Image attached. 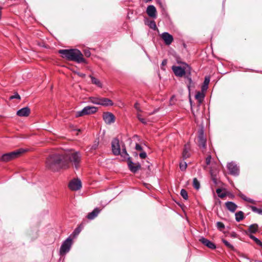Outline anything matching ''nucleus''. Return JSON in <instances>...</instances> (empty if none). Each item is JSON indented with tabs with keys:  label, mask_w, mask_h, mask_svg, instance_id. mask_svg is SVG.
Returning a JSON list of instances; mask_svg holds the SVG:
<instances>
[{
	"label": "nucleus",
	"mask_w": 262,
	"mask_h": 262,
	"mask_svg": "<svg viewBox=\"0 0 262 262\" xmlns=\"http://www.w3.org/2000/svg\"><path fill=\"white\" fill-rule=\"evenodd\" d=\"M198 146L203 149H206V139L204 136V133L203 130H201L199 134L198 137Z\"/></svg>",
	"instance_id": "obj_9"
},
{
	"label": "nucleus",
	"mask_w": 262,
	"mask_h": 262,
	"mask_svg": "<svg viewBox=\"0 0 262 262\" xmlns=\"http://www.w3.org/2000/svg\"><path fill=\"white\" fill-rule=\"evenodd\" d=\"M127 165L129 170L133 173L137 172L141 167L139 163H134L131 158H128Z\"/></svg>",
	"instance_id": "obj_8"
},
{
	"label": "nucleus",
	"mask_w": 262,
	"mask_h": 262,
	"mask_svg": "<svg viewBox=\"0 0 262 262\" xmlns=\"http://www.w3.org/2000/svg\"><path fill=\"white\" fill-rule=\"evenodd\" d=\"M100 105L105 106H112L113 105V102L111 99L108 98H101Z\"/></svg>",
	"instance_id": "obj_20"
},
{
	"label": "nucleus",
	"mask_w": 262,
	"mask_h": 262,
	"mask_svg": "<svg viewBox=\"0 0 262 262\" xmlns=\"http://www.w3.org/2000/svg\"><path fill=\"white\" fill-rule=\"evenodd\" d=\"M84 54H85V56H86V57H90V55H91V53L90 51H85L84 52Z\"/></svg>",
	"instance_id": "obj_48"
},
{
	"label": "nucleus",
	"mask_w": 262,
	"mask_h": 262,
	"mask_svg": "<svg viewBox=\"0 0 262 262\" xmlns=\"http://www.w3.org/2000/svg\"><path fill=\"white\" fill-rule=\"evenodd\" d=\"M81 161V155L79 151L57 152L51 155L47 159L46 167L53 171L68 169L71 166L77 169Z\"/></svg>",
	"instance_id": "obj_1"
},
{
	"label": "nucleus",
	"mask_w": 262,
	"mask_h": 262,
	"mask_svg": "<svg viewBox=\"0 0 262 262\" xmlns=\"http://www.w3.org/2000/svg\"><path fill=\"white\" fill-rule=\"evenodd\" d=\"M81 229L80 228V227H78V228H77L73 232V234L74 235H78L81 231Z\"/></svg>",
	"instance_id": "obj_39"
},
{
	"label": "nucleus",
	"mask_w": 262,
	"mask_h": 262,
	"mask_svg": "<svg viewBox=\"0 0 262 262\" xmlns=\"http://www.w3.org/2000/svg\"><path fill=\"white\" fill-rule=\"evenodd\" d=\"M81 186V181L79 179H74L71 181L69 184L70 189L75 191L80 189Z\"/></svg>",
	"instance_id": "obj_10"
},
{
	"label": "nucleus",
	"mask_w": 262,
	"mask_h": 262,
	"mask_svg": "<svg viewBox=\"0 0 262 262\" xmlns=\"http://www.w3.org/2000/svg\"><path fill=\"white\" fill-rule=\"evenodd\" d=\"M235 220L237 222H239L243 220L244 218V213L242 211L236 212L235 214Z\"/></svg>",
	"instance_id": "obj_23"
},
{
	"label": "nucleus",
	"mask_w": 262,
	"mask_h": 262,
	"mask_svg": "<svg viewBox=\"0 0 262 262\" xmlns=\"http://www.w3.org/2000/svg\"><path fill=\"white\" fill-rule=\"evenodd\" d=\"M211 160V156L210 155L208 156L206 159V165H208L210 164Z\"/></svg>",
	"instance_id": "obj_40"
},
{
	"label": "nucleus",
	"mask_w": 262,
	"mask_h": 262,
	"mask_svg": "<svg viewBox=\"0 0 262 262\" xmlns=\"http://www.w3.org/2000/svg\"><path fill=\"white\" fill-rule=\"evenodd\" d=\"M97 108L95 106H87L84 107L81 111L76 112L75 117L78 118L86 115L95 113L97 112Z\"/></svg>",
	"instance_id": "obj_5"
},
{
	"label": "nucleus",
	"mask_w": 262,
	"mask_h": 262,
	"mask_svg": "<svg viewBox=\"0 0 262 262\" xmlns=\"http://www.w3.org/2000/svg\"><path fill=\"white\" fill-rule=\"evenodd\" d=\"M216 227L217 229H219L220 230H222L223 229L225 228V225L224 224L221 222H217L216 223Z\"/></svg>",
	"instance_id": "obj_36"
},
{
	"label": "nucleus",
	"mask_w": 262,
	"mask_h": 262,
	"mask_svg": "<svg viewBox=\"0 0 262 262\" xmlns=\"http://www.w3.org/2000/svg\"><path fill=\"white\" fill-rule=\"evenodd\" d=\"M239 196L240 197L243 199L244 200L247 201V200L248 199V198H247L245 195L243 194H239Z\"/></svg>",
	"instance_id": "obj_46"
},
{
	"label": "nucleus",
	"mask_w": 262,
	"mask_h": 262,
	"mask_svg": "<svg viewBox=\"0 0 262 262\" xmlns=\"http://www.w3.org/2000/svg\"><path fill=\"white\" fill-rule=\"evenodd\" d=\"M180 194L184 199H185L186 200H187L188 199V194H187V192L186 191V190H185L184 189H182L181 190Z\"/></svg>",
	"instance_id": "obj_30"
},
{
	"label": "nucleus",
	"mask_w": 262,
	"mask_h": 262,
	"mask_svg": "<svg viewBox=\"0 0 262 262\" xmlns=\"http://www.w3.org/2000/svg\"><path fill=\"white\" fill-rule=\"evenodd\" d=\"M30 114V109L28 107H25L19 110L16 114L19 117H27Z\"/></svg>",
	"instance_id": "obj_16"
},
{
	"label": "nucleus",
	"mask_w": 262,
	"mask_h": 262,
	"mask_svg": "<svg viewBox=\"0 0 262 262\" xmlns=\"http://www.w3.org/2000/svg\"><path fill=\"white\" fill-rule=\"evenodd\" d=\"M222 242L228 248L232 250L234 249V247L231 244H230L227 241L223 239Z\"/></svg>",
	"instance_id": "obj_32"
},
{
	"label": "nucleus",
	"mask_w": 262,
	"mask_h": 262,
	"mask_svg": "<svg viewBox=\"0 0 262 262\" xmlns=\"http://www.w3.org/2000/svg\"><path fill=\"white\" fill-rule=\"evenodd\" d=\"M250 208L253 212L257 213L259 214H262V209L257 208V207L253 206H250Z\"/></svg>",
	"instance_id": "obj_27"
},
{
	"label": "nucleus",
	"mask_w": 262,
	"mask_h": 262,
	"mask_svg": "<svg viewBox=\"0 0 262 262\" xmlns=\"http://www.w3.org/2000/svg\"><path fill=\"white\" fill-rule=\"evenodd\" d=\"M101 98L92 97L91 98V102L93 104L100 105Z\"/></svg>",
	"instance_id": "obj_26"
},
{
	"label": "nucleus",
	"mask_w": 262,
	"mask_h": 262,
	"mask_svg": "<svg viewBox=\"0 0 262 262\" xmlns=\"http://www.w3.org/2000/svg\"><path fill=\"white\" fill-rule=\"evenodd\" d=\"M172 70L174 75L178 77H185L187 78L189 82H191V79L190 77L191 73V68L186 63H183L181 66H173L172 67Z\"/></svg>",
	"instance_id": "obj_3"
},
{
	"label": "nucleus",
	"mask_w": 262,
	"mask_h": 262,
	"mask_svg": "<svg viewBox=\"0 0 262 262\" xmlns=\"http://www.w3.org/2000/svg\"><path fill=\"white\" fill-rule=\"evenodd\" d=\"M26 151L27 150L24 148H19L13 151L3 155L0 160L3 162H8L19 157Z\"/></svg>",
	"instance_id": "obj_4"
},
{
	"label": "nucleus",
	"mask_w": 262,
	"mask_h": 262,
	"mask_svg": "<svg viewBox=\"0 0 262 262\" xmlns=\"http://www.w3.org/2000/svg\"><path fill=\"white\" fill-rule=\"evenodd\" d=\"M190 145L187 143L184 145L182 152V157L184 159H186L190 157Z\"/></svg>",
	"instance_id": "obj_18"
},
{
	"label": "nucleus",
	"mask_w": 262,
	"mask_h": 262,
	"mask_svg": "<svg viewBox=\"0 0 262 262\" xmlns=\"http://www.w3.org/2000/svg\"><path fill=\"white\" fill-rule=\"evenodd\" d=\"M148 26L154 30L157 29L156 23L154 20H150L148 23Z\"/></svg>",
	"instance_id": "obj_31"
},
{
	"label": "nucleus",
	"mask_w": 262,
	"mask_h": 262,
	"mask_svg": "<svg viewBox=\"0 0 262 262\" xmlns=\"http://www.w3.org/2000/svg\"><path fill=\"white\" fill-rule=\"evenodd\" d=\"M112 152L115 155H119L120 154V145L119 139L115 138L112 142Z\"/></svg>",
	"instance_id": "obj_7"
},
{
	"label": "nucleus",
	"mask_w": 262,
	"mask_h": 262,
	"mask_svg": "<svg viewBox=\"0 0 262 262\" xmlns=\"http://www.w3.org/2000/svg\"><path fill=\"white\" fill-rule=\"evenodd\" d=\"M187 167V164L186 162H183L180 163V168L182 171H184L186 170Z\"/></svg>",
	"instance_id": "obj_34"
},
{
	"label": "nucleus",
	"mask_w": 262,
	"mask_h": 262,
	"mask_svg": "<svg viewBox=\"0 0 262 262\" xmlns=\"http://www.w3.org/2000/svg\"><path fill=\"white\" fill-rule=\"evenodd\" d=\"M225 206L227 209L231 212H234L237 208V206L234 203L228 201L225 203Z\"/></svg>",
	"instance_id": "obj_17"
},
{
	"label": "nucleus",
	"mask_w": 262,
	"mask_h": 262,
	"mask_svg": "<svg viewBox=\"0 0 262 262\" xmlns=\"http://www.w3.org/2000/svg\"><path fill=\"white\" fill-rule=\"evenodd\" d=\"M73 243L72 239L70 236L64 241L60 248V253L61 255L65 254L68 253L72 246Z\"/></svg>",
	"instance_id": "obj_6"
},
{
	"label": "nucleus",
	"mask_w": 262,
	"mask_h": 262,
	"mask_svg": "<svg viewBox=\"0 0 262 262\" xmlns=\"http://www.w3.org/2000/svg\"><path fill=\"white\" fill-rule=\"evenodd\" d=\"M232 237H236V234L235 233H233L231 234Z\"/></svg>",
	"instance_id": "obj_52"
},
{
	"label": "nucleus",
	"mask_w": 262,
	"mask_h": 262,
	"mask_svg": "<svg viewBox=\"0 0 262 262\" xmlns=\"http://www.w3.org/2000/svg\"><path fill=\"white\" fill-rule=\"evenodd\" d=\"M103 119L106 124H110L115 121V116L111 113L106 112L103 114Z\"/></svg>",
	"instance_id": "obj_12"
},
{
	"label": "nucleus",
	"mask_w": 262,
	"mask_h": 262,
	"mask_svg": "<svg viewBox=\"0 0 262 262\" xmlns=\"http://www.w3.org/2000/svg\"><path fill=\"white\" fill-rule=\"evenodd\" d=\"M91 77L92 82H97L95 77H94L93 76H91Z\"/></svg>",
	"instance_id": "obj_50"
},
{
	"label": "nucleus",
	"mask_w": 262,
	"mask_h": 262,
	"mask_svg": "<svg viewBox=\"0 0 262 262\" xmlns=\"http://www.w3.org/2000/svg\"><path fill=\"white\" fill-rule=\"evenodd\" d=\"M94 83L96 84V85H97V86L99 87H102V83L98 82V83Z\"/></svg>",
	"instance_id": "obj_51"
},
{
	"label": "nucleus",
	"mask_w": 262,
	"mask_h": 262,
	"mask_svg": "<svg viewBox=\"0 0 262 262\" xmlns=\"http://www.w3.org/2000/svg\"><path fill=\"white\" fill-rule=\"evenodd\" d=\"M161 37L166 45H170L173 40V36L167 32L163 33Z\"/></svg>",
	"instance_id": "obj_13"
},
{
	"label": "nucleus",
	"mask_w": 262,
	"mask_h": 262,
	"mask_svg": "<svg viewBox=\"0 0 262 262\" xmlns=\"http://www.w3.org/2000/svg\"><path fill=\"white\" fill-rule=\"evenodd\" d=\"M262 248V246H260Z\"/></svg>",
	"instance_id": "obj_54"
},
{
	"label": "nucleus",
	"mask_w": 262,
	"mask_h": 262,
	"mask_svg": "<svg viewBox=\"0 0 262 262\" xmlns=\"http://www.w3.org/2000/svg\"><path fill=\"white\" fill-rule=\"evenodd\" d=\"M208 84H209V83H203V84L202 85V86L201 87V92H203V93L205 94V92L207 91V90L208 88Z\"/></svg>",
	"instance_id": "obj_33"
},
{
	"label": "nucleus",
	"mask_w": 262,
	"mask_h": 262,
	"mask_svg": "<svg viewBox=\"0 0 262 262\" xmlns=\"http://www.w3.org/2000/svg\"><path fill=\"white\" fill-rule=\"evenodd\" d=\"M139 156L141 159H145L147 157V154L145 152L143 151L139 154Z\"/></svg>",
	"instance_id": "obj_42"
},
{
	"label": "nucleus",
	"mask_w": 262,
	"mask_h": 262,
	"mask_svg": "<svg viewBox=\"0 0 262 262\" xmlns=\"http://www.w3.org/2000/svg\"><path fill=\"white\" fill-rule=\"evenodd\" d=\"M146 13L151 18H155L157 16V10L155 7L153 5H150L147 7Z\"/></svg>",
	"instance_id": "obj_15"
},
{
	"label": "nucleus",
	"mask_w": 262,
	"mask_h": 262,
	"mask_svg": "<svg viewBox=\"0 0 262 262\" xmlns=\"http://www.w3.org/2000/svg\"><path fill=\"white\" fill-rule=\"evenodd\" d=\"M99 141L98 140H95L93 145L91 146V148L90 149V150L91 151H92L93 150H96L98 147V145H99Z\"/></svg>",
	"instance_id": "obj_29"
},
{
	"label": "nucleus",
	"mask_w": 262,
	"mask_h": 262,
	"mask_svg": "<svg viewBox=\"0 0 262 262\" xmlns=\"http://www.w3.org/2000/svg\"><path fill=\"white\" fill-rule=\"evenodd\" d=\"M210 78L209 76H206L205 78V80L204 82H210Z\"/></svg>",
	"instance_id": "obj_49"
},
{
	"label": "nucleus",
	"mask_w": 262,
	"mask_h": 262,
	"mask_svg": "<svg viewBox=\"0 0 262 262\" xmlns=\"http://www.w3.org/2000/svg\"><path fill=\"white\" fill-rule=\"evenodd\" d=\"M58 52L61 55L62 58L68 60L75 61L78 63L85 62L82 54L78 49L60 50Z\"/></svg>",
	"instance_id": "obj_2"
},
{
	"label": "nucleus",
	"mask_w": 262,
	"mask_h": 262,
	"mask_svg": "<svg viewBox=\"0 0 262 262\" xmlns=\"http://www.w3.org/2000/svg\"><path fill=\"white\" fill-rule=\"evenodd\" d=\"M227 168L229 171L230 174L232 175H238L239 173V168L237 165L234 162H231L227 164Z\"/></svg>",
	"instance_id": "obj_11"
},
{
	"label": "nucleus",
	"mask_w": 262,
	"mask_h": 262,
	"mask_svg": "<svg viewBox=\"0 0 262 262\" xmlns=\"http://www.w3.org/2000/svg\"><path fill=\"white\" fill-rule=\"evenodd\" d=\"M175 100V97L174 96H172L171 98H170V105H173L174 102H173V100Z\"/></svg>",
	"instance_id": "obj_45"
},
{
	"label": "nucleus",
	"mask_w": 262,
	"mask_h": 262,
	"mask_svg": "<svg viewBox=\"0 0 262 262\" xmlns=\"http://www.w3.org/2000/svg\"><path fill=\"white\" fill-rule=\"evenodd\" d=\"M134 107L138 112H142V110L140 109L139 107V104L138 102H136L135 104Z\"/></svg>",
	"instance_id": "obj_41"
},
{
	"label": "nucleus",
	"mask_w": 262,
	"mask_h": 262,
	"mask_svg": "<svg viewBox=\"0 0 262 262\" xmlns=\"http://www.w3.org/2000/svg\"><path fill=\"white\" fill-rule=\"evenodd\" d=\"M193 186L197 190L200 187V182L196 178H194L193 180Z\"/></svg>",
	"instance_id": "obj_28"
},
{
	"label": "nucleus",
	"mask_w": 262,
	"mask_h": 262,
	"mask_svg": "<svg viewBox=\"0 0 262 262\" xmlns=\"http://www.w3.org/2000/svg\"><path fill=\"white\" fill-rule=\"evenodd\" d=\"M167 61L166 59H164L161 63V68L163 70H164V67L166 65Z\"/></svg>",
	"instance_id": "obj_43"
},
{
	"label": "nucleus",
	"mask_w": 262,
	"mask_h": 262,
	"mask_svg": "<svg viewBox=\"0 0 262 262\" xmlns=\"http://www.w3.org/2000/svg\"><path fill=\"white\" fill-rule=\"evenodd\" d=\"M216 192L218 194V196L221 198H224L226 196L225 193H222V190L220 188H217L216 190Z\"/></svg>",
	"instance_id": "obj_35"
},
{
	"label": "nucleus",
	"mask_w": 262,
	"mask_h": 262,
	"mask_svg": "<svg viewBox=\"0 0 262 262\" xmlns=\"http://www.w3.org/2000/svg\"><path fill=\"white\" fill-rule=\"evenodd\" d=\"M146 2H148L151 1L152 0H146Z\"/></svg>",
	"instance_id": "obj_53"
},
{
	"label": "nucleus",
	"mask_w": 262,
	"mask_h": 262,
	"mask_svg": "<svg viewBox=\"0 0 262 262\" xmlns=\"http://www.w3.org/2000/svg\"><path fill=\"white\" fill-rule=\"evenodd\" d=\"M9 98L11 100L13 99L20 100V96L17 93H15L13 95L11 96Z\"/></svg>",
	"instance_id": "obj_38"
},
{
	"label": "nucleus",
	"mask_w": 262,
	"mask_h": 262,
	"mask_svg": "<svg viewBox=\"0 0 262 262\" xmlns=\"http://www.w3.org/2000/svg\"><path fill=\"white\" fill-rule=\"evenodd\" d=\"M258 226L256 224L251 225L249 227V232L251 233H255L258 230Z\"/></svg>",
	"instance_id": "obj_24"
},
{
	"label": "nucleus",
	"mask_w": 262,
	"mask_h": 262,
	"mask_svg": "<svg viewBox=\"0 0 262 262\" xmlns=\"http://www.w3.org/2000/svg\"><path fill=\"white\" fill-rule=\"evenodd\" d=\"M249 236L251 239H253L256 243L257 245H258L260 247L262 246V242L258 238H257V237H256L255 236L252 234H249Z\"/></svg>",
	"instance_id": "obj_25"
},
{
	"label": "nucleus",
	"mask_w": 262,
	"mask_h": 262,
	"mask_svg": "<svg viewBox=\"0 0 262 262\" xmlns=\"http://www.w3.org/2000/svg\"><path fill=\"white\" fill-rule=\"evenodd\" d=\"M137 117L138 119L140 120V121L142 123H143V124L146 123V121L145 119L142 117V116L141 114H140L139 113H138L137 115Z\"/></svg>",
	"instance_id": "obj_37"
},
{
	"label": "nucleus",
	"mask_w": 262,
	"mask_h": 262,
	"mask_svg": "<svg viewBox=\"0 0 262 262\" xmlns=\"http://www.w3.org/2000/svg\"><path fill=\"white\" fill-rule=\"evenodd\" d=\"M120 155L121 156V157H122L124 159H127V161H128V158H130L129 157V155L128 154H127V151H126V150L125 149V146H124V144H123L122 145V151H120Z\"/></svg>",
	"instance_id": "obj_22"
},
{
	"label": "nucleus",
	"mask_w": 262,
	"mask_h": 262,
	"mask_svg": "<svg viewBox=\"0 0 262 262\" xmlns=\"http://www.w3.org/2000/svg\"><path fill=\"white\" fill-rule=\"evenodd\" d=\"M247 202L251 203L252 204H255V201L250 198H248V199L247 200Z\"/></svg>",
	"instance_id": "obj_47"
},
{
	"label": "nucleus",
	"mask_w": 262,
	"mask_h": 262,
	"mask_svg": "<svg viewBox=\"0 0 262 262\" xmlns=\"http://www.w3.org/2000/svg\"><path fill=\"white\" fill-rule=\"evenodd\" d=\"M199 241L203 244L211 249H215L216 248V246L213 243L203 237H201Z\"/></svg>",
	"instance_id": "obj_14"
},
{
	"label": "nucleus",
	"mask_w": 262,
	"mask_h": 262,
	"mask_svg": "<svg viewBox=\"0 0 262 262\" xmlns=\"http://www.w3.org/2000/svg\"><path fill=\"white\" fill-rule=\"evenodd\" d=\"M205 94L203 92L198 91L196 93L195 98L198 100L199 103H201L204 99Z\"/></svg>",
	"instance_id": "obj_21"
},
{
	"label": "nucleus",
	"mask_w": 262,
	"mask_h": 262,
	"mask_svg": "<svg viewBox=\"0 0 262 262\" xmlns=\"http://www.w3.org/2000/svg\"><path fill=\"white\" fill-rule=\"evenodd\" d=\"M135 149L137 150H140V151H141L142 150V146L138 144V143H136V146H135Z\"/></svg>",
	"instance_id": "obj_44"
},
{
	"label": "nucleus",
	"mask_w": 262,
	"mask_h": 262,
	"mask_svg": "<svg viewBox=\"0 0 262 262\" xmlns=\"http://www.w3.org/2000/svg\"><path fill=\"white\" fill-rule=\"evenodd\" d=\"M100 210L98 208H95L91 212L89 213L87 215V218L89 220H93L99 213Z\"/></svg>",
	"instance_id": "obj_19"
}]
</instances>
